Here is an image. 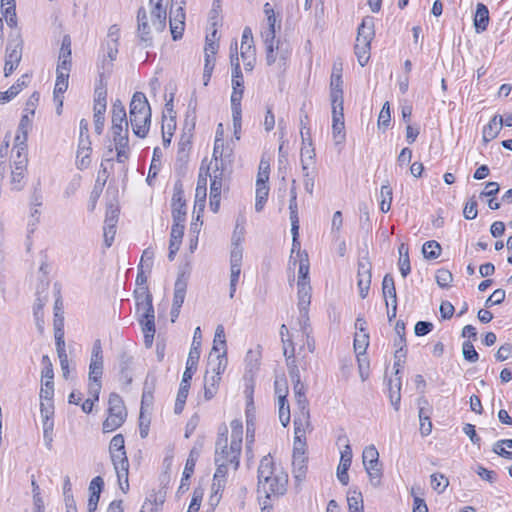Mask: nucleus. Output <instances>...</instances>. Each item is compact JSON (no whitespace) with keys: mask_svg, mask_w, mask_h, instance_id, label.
I'll use <instances>...</instances> for the list:
<instances>
[{"mask_svg":"<svg viewBox=\"0 0 512 512\" xmlns=\"http://www.w3.org/2000/svg\"><path fill=\"white\" fill-rule=\"evenodd\" d=\"M257 472V492L260 500L262 494L264 498L271 499V497L279 498L286 493L288 474L281 467H276L270 454L261 459Z\"/></svg>","mask_w":512,"mask_h":512,"instance_id":"obj_1","label":"nucleus"},{"mask_svg":"<svg viewBox=\"0 0 512 512\" xmlns=\"http://www.w3.org/2000/svg\"><path fill=\"white\" fill-rule=\"evenodd\" d=\"M129 115L133 133L139 138H145L151 124V108L144 93L133 94Z\"/></svg>","mask_w":512,"mask_h":512,"instance_id":"obj_2","label":"nucleus"},{"mask_svg":"<svg viewBox=\"0 0 512 512\" xmlns=\"http://www.w3.org/2000/svg\"><path fill=\"white\" fill-rule=\"evenodd\" d=\"M104 360L102 344L99 339L95 340L92 346L91 358L88 373V394L90 398L97 402L99 400L102 388L101 378L103 375Z\"/></svg>","mask_w":512,"mask_h":512,"instance_id":"obj_3","label":"nucleus"},{"mask_svg":"<svg viewBox=\"0 0 512 512\" xmlns=\"http://www.w3.org/2000/svg\"><path fill=\"white\" fill-rule=\"evenodd\" d=\"M126 416L122 398L117 393H111L108 400V416L102 424L103 432L110 433L118 429L125 422Z\"/></svg>","mask_w":512,"mask_h":512,"instance_id":"obj_4","label":"nucleus"},{"mask_svg":"<svg viewBox=\"0 0 512 512\" xmlns=\"http://www.w3.org/2000/svg\"><path fill=\"white\" fill-rule=\"evenodd\" d=\"M128 120L125 106L117 99L112 105L111 133L114 144L129 139Z\"/></svg>","mask_w":512,"mask_h":512,"instance_id":"obj_5","label":"nucleus"},{"mask_svg":"<svg viewBox=\"0 0 512 512\" xmlns=\"http://www.w3.org/2000/svg\"><path fill=\"white\" fill-rule=\"evenodd\" d=\"M71 54V39L70 36L65 35L62 39L58 56V64L56 68L57 81L68 82L72 67Z\"/></svg>","mask_w":512,"mask_h":512,"instance_id":"obj_6","label":"nucleus"},{"mask_svg":"<svg viewBox=\"0 0 512 512\" xmlns=\"http://www.w3.org/2000/svg\"><path fill=\"white\" fill-rule=\"evenodd\" d=\"M138 321L141 325L144 334V341L147 347H150L154 340L155 329V314L153 304H148L145 307L136 310Z\"/></svg>","mask_w":512,"mask_h":512,"instance_id":"obj_7","label":"nucleus"},{"mask_svg":"<svg viewBox=\"0 0 512 512\" xmlns=\"http://www.w3.org/2000/svg\"><path fill=\"white\" fill-rule=\"evenodd\" d=\"M156 32L152 25V20L147 15L144 7H140L137 12V37L144 48L153 46V33Z\"/></svg>","mask_w":512,"mask_h":512,"instance_id":"obj_8","label":"nucleus"},{"mask_svg":"<svg viewBox=\"0 0 512 512\" xmlns=\"http://www.w3.org/2000/svg\"><path fill=\"white\" fill-rule=\"evenodd\" d=\"M231 451V444L228 446V429L226 426H224L223 431L219 432L216 440L215 457L222 456V461L227 464H232L236 470L239 466L241 451H238L237 455H235V459L233 458Z\"/></svg>","mask_w":512,"mask_h":512,"instance_id":"obj_9","label":"nucleus"},{"mask_svg":"<svg viewBox=\"0 0 512 512\" xmlns=\"http://www.w3.org/2000/svg\"><path fill=\"white\" fill-rule=\"evenodd\" d=\"M22 41L20 39L10 40L6 46L4 75L10 76L18 67L22 58Z\"/></svg>","mask_w":512,"mask_h":512,"instance_id":"obj_10","label":"nucleus"},{"mask_svg":"<svg viewBox=\"0 0 512 512\" xmlns=\"http://www.w3.org/2000/svg\"><path fill=\"white\" fill-rule=\"evenodd\" d=\"M195 127V117L188 122V117L185 120L183 133L178 143L177 161L186 163L189 158V151L191 149L193 130Z\"/></svg>","mask_w":512,"mask_h":512,"instance_id":"obj_11","label":"nucleus"},{"mask_svg":"<svg viewBox=\"0 0 512 512\" xmlns=\"http://www.w3.org/2000/svg\"><path fill=\"white\" fill-rule=\"evenodd\" d=\"M395 332L397 337L394 339V347L396 348L394 358L395 374L398 375L400 372L401 362L406 357V338H405V323L402 320H398L395 325Z\"/></svg>","mask_w":512,"mask_h":512,"instance_id":"obj_12","label":"nucleus"},{"mask_svg":"<svg viewBox=\"0 0 512 512\" xmlns=\"http://www.w3.org/2000/svg\"><path fill=\"white\" fill-rule=\"evenodd\" d=\"M187 215V206L184 199L182 184L177 181L174 185L172 196V218L173 221L185 222Z\"/></svg>","mask_w":512,"mask_h":512,"instance_id":"obj_13","label":"nucleus"},{"mask_svg":"<svg viewBox=\"0 0 512 512\" xmlns=\"http://www.w3.org/2000/svg\"><path fill=\"white\" fill-rule=\"evenodd\" d=\"M371 263L368 259H362L358 261V272H357V286L359 290V296L365 299L368 296L370 285H371Z\"/></svg>","mask_w":512,"mask_h":512,"instance_id":"obj_14","label":"nucleus"},{"mask_svg":"<svg viewBox=\"0 0 512 512\" xmlns=\"http://www.w3.org/2000/svg\"><path fill=\"white\" fill-rule=\"evenodd\" d=\"M164 0H149L150 18L156 33H161L166 27L167 12Z\"/></svg>","mask_w":512,"mask_h":512,"instance_id":"obj_15","label":"nucleus"},{"mask_svg":"<svg viewBox=\"0 0 512 512\" xmlns=\"http://www.w3.org/2000/svg\"><path fill=\"white\" fill-rule=\"evenodd\" d=\"M352 457V448L347 442L344 449L341 451L340 462L337 467V478L342 485H347L349 483L348 470L352 463Z\"/></svg>","mask_w":512,"mask_h":512,"instance_id":"obj_16","label":"nucleus"},{"mask_svg":"<svg viewBox=\"0 0 512 512\" xmlns=\"http://www.w3.org/2000/svg\"><path fill=\"white\" fill-rule=\"evenodd\" d=\"M134 358L128 352L123 351L118 356L119 380L128 385L132 382Z\"/></svg>","mask_w":512,"mask_h":512,"instance_id":"obj_17","label":"nucleus"},{"mask_svg":"<svg viewBox=\"0 0 512 512\" xmlns=\"http://www.w3.org/2000/svg\"><path fill=\"white\" fill-rule=\"evenodd\" d=\"M243 259V249L237 243L230 253V283L238 284L241 274V264Z\"/></svg>","mask_w":512,"mask_h":512,"instance_id":"obj_18","label":"nucleus"},{"mask_svg":"<svg viewBox=\"0 0 512 512\" xmlns=\"http://www.w3.org/2000/svg\"><path fill=\"white\" fill-rule=\"evenodd\" d=\"M92 152L90 137L79 139L76 155V165L80 170L86 169L91 162L90 154Z\"/></svg>","mask_w":512,"mask_h":512,"instance_id":"obj_19","label":"nucleus"},{"mask_svg":"<svg viewBox=\"0 0 512 512\" xmlns=\"http://www.w3.org/2000/svg\"><path fill=\"white\" fill-rule=\"evenodd\" d=\"M263 12L266 16L268 27L261 32L262 39L275 40L276 36V22L277 17L275 11L270 3H265L263 6Z\"/></svg>","mask_w":512,"mask_h":512,"instance_id":"obj_20","label":"nucleus"},{"mask_svg":"<svg viewBox=\"0 0 512 512\" xmlns=\"http://www.w3.org/2000/svg\"><path fill=\"white\" fill-rule=\"evenodd\" d=\"M310 427V412L298 411L294 418V439H305L306 430Z\"/></svg>","mask_w":512,"mask_h":512,"instance_id":"obj_21","label":"nucleus"},{"mask_svg":"<svg viewBox=\"0 0 512 512\" xmlns=\"http://www.w3.org/2000/svg\"><path fill=\"white\" fill-rule=\"evenodd\" d=\"M228 359H227V350L224 349L221 353H218L214 358L212 357V352L210 353L208 359V368L211 375L219 376L221 378L222 374L227 368Z\"/></svg>","mask_w":512,"mask_h":512,"instance_id":"obj_22","label":"nucleus"},{"mask_svg":"<svg viewBox=\"0 0 512 512\" xmlns=\"http://www.w3.org/2000/svg\"><path fill=\"white\" fill-rule=\"evenodd\" d=\"M244 93V79L242 72L232 73L231 107H241Z\"/></svg>","mask_w":512,"mask_h":512,"instance_id":"obj_23","label":"nucleus"},{"mask_svg":"<svg viewBox=\"0 0 512 512\" xmlns=\"http://www.w3.org/2000/svg\"><path fill=\"white\" fill-rule=\"evenodd\" d=\"M231 426V454H233V458L235 459V455H237L238 451H241L242 448V434H243V426L242 422L238 419H234L230 423Z\"/></svg>","mask_w":512,"mask_h":512,"instance_id":"obj_24","label":"nucleus"},{"mask_svg":"<svg viewBox=\"0 0 512 512\" xmlns=\"http://www.w3.org/2000/svg\"><path fill=\"white\" fill-rule=\"evenodd\" d=\"M185 13L183 7L179 6L174 18L170 17V30L173 40H179L183 36L185 27Z\"/></svg>","mask_w":512,"mask_h":512,"instance_id":"obj_25","label":"nucleus"},{"mask_svg":"<svg viewBox=\"0 0 512 512\" xmlns=\"http://www.w3.org/2000/svg\"><path fill=\"white\" fill-rule=\"evenodd\" d=\"M221 457L222 456H216L214 459L217 468L214 473L212 488L215 489L216 494L220 489L224 487L225 477L228 471V464L224 463Z\"/></svg>","mask_w":512,"mask_h":512,"instance_id":"obj_26","label":"nucleus"},{"mask_svg":"<svg viewBox=\"0 0 512 512\" xmlns=\"http://www.w3.org/2000/svg\"><path fill=\"white\" fill-rule=\"evenodd\" d=\"M374 21L372 17H365L358 27L357 42L371 43L374 37Z\"/></svg>","mask_w":512,"mask_h":512,"instance_id":"obj_27","label":"nucleus"},{"mask_svg":"<svg viewBox=\"0 0 512 512\" xmlns=\"http://www.w3.org/2000/svg\"><path fill=\"white\" fill-rule=\"evenodd\" d=\"M489 24V10L483 3H478L474 15V27L477 33L484 32Z\"/></svg>","mask_w":512,"mask_h":512,"instance_id":"obj_28","label":"nucleus"},{"mask_svg":"<svg viewBox=\"0 0 512 512\" xmlns=\"http://www.w3.org/2000/svg\"><path fill=\"white\" fill-rule=\"evenodd\" d=\"M297 287H298V292H297L298 303H297V306H298V309H299V313L306 314L309 311V306H310V303H311V291H312V288H311L310 284H297Z\"/></svg>","mask_w":512,"mask_h":512,"instance_id":"obj_29","label":"nucleus"},{"mask_svg":"<svg viewBox=\"0 0 512 512\" xmlns=\"http://www.w3.org/2000/svg\"><path fill=\"white\" fill-rule=\"evenodd\" d=\"M187 290V279L184 273L180 274L174 284V296L172 306L182 307Z\"/></svg>","mask_w":512,"mask_h":512,"instance_id":"obj_30","label":"nucleus"},{"mask_svg":"<svg viewBox=\"0 0 512 512\" xmlns=\"http://www.w3.org/2000/svg\"><path fill=\"white\" fill-rule=\"evenodd\" d=\"M502 128V117L495 115L487 125L484 126L482 131L483 141L485 143L490 142L497 137Z\"/></svg>","mask_w":512,"mask_h":512,"instance_id":"obj_31","label":"nucleus"},{"mask_svg":"<svg viewBox=\"0 0 512 512\" xmlns=\"http://www.w3.org/2000/svg\"><path fill=\"white\" fill-rule=\"evenodd\" d=\"M332 134L335 144H342L346 139L344 116L334 113L332 116Z\"/></svg>","mask_w":512,"mask_h":512,"instance_id":"obj_32","label":"nucleus"},{"mask_svg":"<svg viewBox=\"0 0 512 512\" xmlns=\"http://www.w3.org/2000/svg\"><path fill=\"white\" fill-rule=\"evenodd\" d=\"M221 378L210 374L209 370H206L204 376V397L206 400H211L217 393Z\"/></svg>","mask_w":512,"mask_h":512,"instance_id":"obj_33","label":"nucleus"},{"mask_svg":"<svg viewBox=\"0 0 512 512\" xmlns=\"http://www.w3.org/2000/svg\"><path fill=\"white\" fill-rule=\"evenodd\" d=\"M190 381L191 379H185V377H182L174 407V412L176 414H180L184 409L190 389Z\"/></svg>","mask_w":512,"mask_h":512,"instance_id":"obj_34","label":"nucleus"},{"mask_svg":"<svg viewBox=\"0 0 512 512\" xmlns=\"http://www.w3.org/2000/svg\"><path fill=\"white\" fill-rule=\"evenodd\" d=\"M199 358L200 351H196V347H191L186 361V369L182 377H185V379H192L197 370Z\"/></svg>","mask_w":512,"mask_h":512,"instance_id":"obj_35","label":"nucleus"},{"mask_svg":"<svg viewBox=\"0 0 512 512\" xmlns=\"http://www.w3.org/2000/svg\"><path fill=\"white\" fill-rule=\"evenodd\" d=\"M25 78H26V76H22L7 91L0 92V103L3 104L6 102H9L14 97H16L22 91V89L24 87H26V85H27Z\"/></svg>","mask_w":512,"mask_h":512,"instance_id":"obj_36","label":"nucleus"},{"mask_svg":"<svg viewBox=\"0 0 512 512\" xmlns=\"http://www.w3.org/2000/svg\"><path fill=\"white\" fill-rule=\"evenodd\" d=\"M388 390H389V398L392 406L396 411L399 410L400 401H401V379L400 377L396 378L395 380L390 379L388 383Z\"/></svg>","mask_w":512,"mask_h":512,"instance_id":"obj_37","label":"nucleus"},{"mask_svg":"<svg viewBox=\"0 0 512 512\" xmlns=\"http://www.w3.org/2000/svg\"><path fill=\"white\" fill-rule=\"evenodd\" d=\"M26 168H23V161L18 163V166H13L11 171V186L14 190H21L24 186Z\"/></svg>","mask_w":512,"mask_h":512,"instance_id":"obj_38","label":"nucleus"},{"mask_svg":"<svg viewBox=\"0 0 512 512\" xmlns=\"http://www.w3.org/2000/svg\"><path fill=\"white\" fill-rule=\"evenodd\" d=\"M347 502L349 512H363V498L361 492L356 489H349Z\"/></svg>","mask_w":512,"mask_h":512,"instance_id":"obj_39","label":"nucleus"},{"mask_svg":"<svg viewBox=\"0 0 512 512\" xmlns=\"http://www.w3.org/2000/svg\"><path fill=\"white\" fill-rule=\"evenodd\" d=\"M136 310L152 304V295L148 287H136L134 290Z\"/></svg>","mask_w":512,"mask_h":512,"instance_id":"obj_40","label":"nucleus"},{"mask_svg":"<svg viewBox=\"0 0 512 512\" xmlns=\"http://www.w3.org/2000/svg\"><path fill=\"white\" fill-rule=\"evenodd\" d=\"M354 49L358 63L360 66L364 67L370 59L371 43L356 41Z\"/></svg>","mask_w":512,"mask_h":512,"instance_id":"obj_41","label":"nucleus"},{"mask_svg":"<svg viewBox=\"0 0 512 512\" xmlns=\"http://www.w3.org/2000/svg\"><path fill=\"white\" fill-rule=\"evenodd\" d=\"M301 165H302V172H303L304 189L307 193L312 194L313 189H314V181H315L316 173H315V171L309 170V163L306 162L305 159H302Z\"/></svg>","mask_w":512,"mask_h":512,"instance_id":"obj_42","label":"nucleus"},{"mask_svg":"<svg viewBox=\"0 0 512 512\" xmlns=\"http://www.w3.org/2000/svg\"><path fill=\"white\" fill-rule=\"evenodd\" d=\"M162 151L159 147L153 150L152 161L150 164L149 172L146 181L151 184V179L155 178L161 168Z\"/></svg>","mask_w":512,"mask_h":512,"instance_id":"obj_43","label":"nucleus"},{"mask_svg":"<svg viewBox=\"0 0 512 512\" xmlns=\"http://www.w3.org/2000/svg\"><path fill=\"white\" fill-rule=\"evenodd\" d=\"M441 251V245L435 240L426 241L422 247L423 256L428 260L437 259L440 256Z\"/></svg>","mask_w":512,"mask_h":512,"instance_id":"obj_44","label":"nucleus"},{"mask_svg":"<svg viewBox=\"0 0 512 512\" xmlns=\"http://www.w3.org/2000/svg\"><path fill=\"white\" fill-rule=\"evenodd\" d=\"M507 448L512 449V439H501L493 444L492 451L498 456L512 460V451L506 450Z\"/></svg>","mask_w":512,"mask_h":512,"instance_id":"obj_45","label":"nucleus"},{"mask_svg":"<svg viewBox=\"0 0 512 512\" xmlns=\"http://www.w3.org/2000/svg\"><path fill=\"white\" fill-rule=\"evenodd\" d=\"M118 45H119L118 43L107 42V57H108V60L106 58H104L103 61H102L103 72L100 73L101 76L105 72H110L111 71V68L113 66L112 62L116 59L117 54H118Z\"/></svg>","mask_w":512,"mask_h":512,"instance_id":"obj_46","label":"nucleus"},{"mask_svg":"<svg viewBox=\"0 0 512 512\" xmlns=\"http://www.w3.org/2000/svg\"><path fill=\"white\" fill-rule=\"evenodd\" d=\"M241 58L243 60L245 70L251 71L256 62L255 46L241 47Z\"/></svg>","mask_w":512,"mask_h":512,"instance_id":"obj_47","label":"nucleus"},{"mask_svg":"<svg viewBox=\"0 0 512 512\" xmlns=\"http://www.w3.org/2000/svg\"><path fill=\"white\" fill-rule=\"evenodd\" d=\"M254 410L252 400L247 403L246 409V438L247 441L252 443L254 441V432H255V424H254V414L252 412Z\"/></svg>","mask_w":512,"mask_h":512,"instance_id":"obj_48","label":"nucleus"},{"mask_svg":"<svg viewBox=\"0 0 512 512\" xmlns=\"http://www.w3.org/2000/svg\"><path fill=\"white\" fill-rule=\"evenodd\" d=\"M380 196H381L380 210L383 213H387L391 208V203H392V199H393L392 188L388 182L381 186Z\"/></svg>","mask_w":512,"mask_h":512,"instance_id":"obj_49","label":"nucleus"},{"mask_svg":"<svg viewBox=\"0 0 512 512\" xmlns=\"http://www.w3.org/2000/svg\"><path fill=\"white\" fill-rule=\"evenodd\" d=\"M63 494H64V499H65L66 511L67 512H77L76 502H75L73 494H72L71 483H70V479L68 476L65 478V481H64Z\"/></svg>","mask_w":512,"mask_h":512,"instance_id":"obj_50","label":"nucleus"},{"mask_svg":"<svg viewBox=\"0 0 512 512\" xmlns=\"http://www.w3.org/2000/svg\"><path fill=\"white\" fill-rule=\"evenodd\" d=\"M110 458L114 466V470L123 471L129 469V462L126 455V451L109 452Z\"/></svg>","mask_w":512,"mask_h":512,"instance_id":"obj_51","label":"nucleus"},{"mask_svg":"<svg viewBox=\"0 0 512 512\" xmlns=\"http://www.w3.org/2000/svg\"><path fill=\"white\" fill-rule=\"evenodd\" d=\"M294 477L297 481H301L305 478L307 466L306 458L303 455L295 456L292 462Z\"/></svg>","mask_w":512,"mask_h":512,"instance_id":"obj_52","label":"nucleus"},{"mask_svg":"<svg viewBox=\"0 0 512 512\" xmlns=\"http://www.w3.org/2000/svg\"><path fill=\"white\" fill-rule=\"evenodd\" d=\"M256 202H255V210L260 212L263 210L264 205L268 199L269 187L267 184H258L256 183Z\"/></svg>","mask_w":512,"mask_h":512,"instance_id":"obj_53","label":"nucleus"},{"mask_svg":"<svg viewBox=\"0 0 512 512\" xmlns=\"http://www.w3.org/2000/svg\"><path fill=\"white\" fill-rule=\"evenodd\" d=\"M209 176L211 178L210 196H212V198L220 197L222 188V171L219 172V167L216 165L214 174Z\"/></svg>","mask_w":512,"mask_h":512,"instance_id":"obj_54","label":"nucleus"},{"mask_svg":"<svg viewBox=\"0 0 512 512\" xmlns=\"http://www.w3.org/2000/svg\"><path fill=\"white\" fill-rule=\"evenodd\" d=\"M194 469H195V466H193L192 461L185 463L184 471L182 473L181 483H180V486L178 487V491H177L178 494L184 493L189 489V485H190L189 481L194 473Z\"/></svg>","mask_w":512,"mask_h":512,"instance_id":"obj_55","label":"nucleus"},{"mask_svg":"<svg viewBox=\"0 0 512 512\" xmlns=\"http://www.w3.org/2000/svg\"><path fill=\"white\" fill-rule=\"evenodd\" d=\"M220 347L222 348V351H224V349L227 350L225 329H224V326L222 324H219L216 327L215 335H214V340H213V347H212V351L211 352L212 353L213 352H219L220 351Z\"/></svg>","mask_w":512,"mask_h":512,"instance_id":"obj_56","label":"nucleus"},{"mask_svg":"<svg viewBox=\"0 0 512 512\" xmlns=\"http://www.w3.org/2000/svg\"><path fill=\"white\" fill-rule=\"evenodd\" d=\"M382 292L384 297L392 298V301H397L396 288L394 278L391 274H386L382 281Z\"/></svg>","mask_w":512,"mask_h":512,"instance_id":"obj_57","label":"nucleus"},{"mask_svg":"<svg viewBox=\"0 0 512 512\" xmlns=\"http://www.w3.org/2000/svg\"><path fill=\"white\" fill-rule=\"evenodd\" d=\"M298 274L297 284H310L309 260L307 253H304V257L300 258Z\"/></svg>","mask_w":512,"mask_h":512,"instance_id":"obj_58","label":"nucleus"},{"mask_svg":"<svg viewBox=\"0 0 512 512\" xmlns=\"http://www.w3.org/2000/svg\"><path fill=\"white\" fill-rule=\"evenodd\" d=\"M40 414L42 418V424L47 422H54V404L53 400H41L40 403Z\"/></svg>","mask_w":512,"mask_h":512,"instance_id":"obj_59","label":"nucleus"},{"mask_svg":"<svg viewBox=\"0 0 512 512\" xmlns=\"http://www.w3.org/2000/svg\"><path fill=\"white\" fill-rule=\"evenodd\" d=\"M58 324H59V328L64 329L63 302L60 297H58L54 303V320H53L54 329H58Z\"/></svg>","mask_w":512,"mask_h":512,"instance_id":"obj_60","label":"nucleus"},{"mask_svg":"<svg viewBox=\"0 0 512 512\" xmlns=\"http://www.w3.org/2000/svg\"><path fill=\"white\" fill-rule=\"evenodd\" d=\"M420 420V433L422 436H428L432 431V422L428 411L426 412L423 407L419 409Z\"/></svg>","mask_w":512,"mask_h":512,"instance_id":"obj_61","label":"nucleus"},{"mask_svg":"<svg viewBox=\"0 0 512 512\" xmlns=\"http://www.w3.org/2000/svg\"><path fill=\"white\" fill-rule=\"evenodd\" d=\"M43 307L44 302L40 298H37L33 307V314L35 317L37 329L41 334L44 332Z\"/></svg>","mask_w":512,"mask_h":512,"instance_id":"obj_62","label":"nucleus"},{"mask_svg":"<svg viewBox=\"0 0 512 512\" xmlns=\"http://www.w3.org/2000/svg\"><path fill=\"white\" fill-rule=\"evenodd\" d=\"M462 354L466 361L475 363L479 359V354L471 341H464L462 344Z\"/></svg>","mask_w":512,"mask_h":512,"instance_id":"obj_63","label":"nucleus"},{"mask_svg":"<svg viewBox=\"0 0 512 512\" xmlns=\"http://www.w3.org/2000/svg\"><path fill=\"white\" fill-rule=\"evenodd\" d=\"M435 278L441 288H448L453 280V275L449 270L441 268L437 270Z\"/></svg>","mask_w":512,"mask_h":512,"instance_id":"obj_64","label":"nucleus"}]
</instances>
